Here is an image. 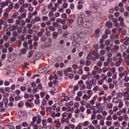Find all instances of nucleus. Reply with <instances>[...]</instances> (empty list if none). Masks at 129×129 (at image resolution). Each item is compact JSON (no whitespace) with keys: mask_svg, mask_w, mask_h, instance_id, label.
Masks as SVG:
<instances>
[{"mask_svg":"<svg viewBox=\"0 0 129 129\" xmlns=\"http://www.w3.org/2000/svg\"><path fill=\"white\" fill-rule=\"evenodd\" d=\"M24 80H25V78H24L23 77H21V78H19L18 81L19 82H23Z\"/></svg>","mask_w":129,"mask_h":129,"instance_id":"54","label":"nucleus"},{"mask_svg":"<svg viewBox=\"0 0 129 129\" xmlns=\"http://www.w3.org/2000/svg\"><path fill=\"white\" fill-rule=\"evenodd\" d=\"M119 49V46L118 45H114L112 48V50H113V51H116V50H118Z\"/></svg>","mask_w":129,"mask_h":129,"instance_id":"31","label":"nucleus"},{"mask_svg":"<svg viewBox=\"0 0 129 129\" xmlns=\"http://www.w3.org/2000/svg\"><path fill=\"white\" fill-rule=\"evenodd\" d=\"M78 74L79 75H82V74H83V70H82V69H80L78 72Z\"/></svg>","mask_w":129,"mask_h":129,"instance_id":"50","label":"nucleus"},{"mask_svg":"<svg viewBox=\"0 0 129 129\" xmlns=\"http://www.w3.org/2000/svg\"><path fill=\"white\" fill-rule=\"evenodd\" d=\"M109 88L110 89H113V88H114V85L112 83L109 84Z\"/></svg>","mask_w":129,"mask_h":129,"instance_id":"52","label":"nucleus"},{"mask_svg":"<svg viewBox=\"0 0 129 129\" xmlns=\"http://www.w3.org/2000/svg\"><path fill=\"white\" fill-rule=\"evenodd\" d=\"M67 21L70 24H73L74 23V20L72 19H68Z\"/></svg>","mask_w":129,"mask_h":129,"instance_id":"51","label":"nucleus"},{"mask_svg":"<svg viewBox=\"0 0 129 129\" xmlns=\"http://www.w3.org/2000/svg\"><path fill=\"white\" fill-rule=\"evenodd\" d=\"M72 40H74V41H77L79 39V34L75 33L71 37Z\"/></svg>","mask_w":129,"mask_h":129,"instance_id":"10","label":"nucleus"},{"mask_svg":"<svg viewBox=\"0 0 129 129\" xmlns=\"http://www.w3.org/2000/svg\"><path fill=\"white\" fill-rule=\"evenodd\" d=\"M12 35L14 37H17V36H18V34L17 31H14L12 33Z\"/></svg>","mask_w":129,"mask_h":129,"instance_id":"63","label":"nucleus"},{"mask_svg":"<svg viewBox=\"0 0 129 129\" xmlns=\"http://www.w3.org/2000/svg\"><path fill=\"white\" fill-rule=\"evenodd\" d=\"M7 22L9 23V24H13V23H14V19L12 18L8 19L7 20Z\"/></svg>","mask_w":129,"mask_h":129,"instance_id":"40","label":"nucleus"},{"mask_svg":"<svg viewBox=\"0 0 129 129\" xmlns=\"http://www.w3.org/2000/svg\"><path fill=\"white\" fill-rule=\"evenodd\" d=\"M68 72H72V68L69 67L63 71L64 74L66 76H67V75H68Z\"/></svg>","mask_w":129,"mask_h":129,"instance_id":"12","label":"nucleus"},{"mask_svg":"<svg viewBox=\"0 0 129 129\" xmlns=\"http://www.w3.org/2000/svg\"><path fill=\"white\" fill-rule=\"evenodd\" d=\"M87 59L92 60L93 61H96L94 56H92V54H88L87 56Z\"/></svg>","mask_w":129,"mask_h":129,"instance_id":"22","label":"nucleus"},{"mask_svg":"<svg viewBox=\"0 0 129 129\" xmlns=\"http://www.w3.org/2000/svg\"><path fill=\"white\" fill-rule=\"evenodd\" d=\"M25 106L27 107H30V108H33V107H34V103H30V102H27L26 103H25Z\"/></svg>","mask_w":129,"mask_h":129,"instance_id":"24","label":"nucleus"},{"mask_svg":"<svg viewBox=\"0 0 129 129\" xmlns=\"http://www.w3.org/2000/svg\"><path fill=\"white\" fill-rule=\"evenodd\" d=\"M29 97L30 98H31L30 99H27V101H29V102H32V101H33V100H34V95H33V94H30L29 95Z\"/></svg>","mask_w":129,"mask_h":129,"instance_id":"28","label":"nucleus"},{"mask_svg":"<svg viewBox=\"0 0 129 129\" xmlns=\"http://www.w3.org/2000/svg\"><path fill=\"white\" fill-rule=\"evenodd\" d=\"M78 85H80L81 90H83L86 89V86L84 84V82L82 80H80L78 83Z\"/></svg>","mask_w":129,"mask_h":129,"instance_id":"6","label":"nucleus"},{"mask_svg":"<svg viewBox=\"0 0 129 129\" xmlns=\"http://www.w3.org/2000/svg\"><path fill=\"white\" fill-rule=\"evenodd\" d=\"M47 123H48L47 120H46L45 119H43L42 120V124L43 125L42 126V128H46L47 127Z\"/></svg>","mask_w":129,"mask_h":129,"instance_id":"15","label":"nucleus"},{"mask_svg":"<svg viewBox=\"0 0 129 129\" xmlns=\"http://www.w3.org/2000/svg\"><path fill=\"white\" fill-rule=\"evenodd\" d=\"M100 55H101L102 56H103V55H104V54H105V50L102 49L100 51Z\"/></svg>","mask_w":129,"mask_h":129,"instance_id":"53","label":"nucleus"},{"mask_svg":"<svg viewBox=\"0 0 129 129\" xmlns=\"http://www.w3.org/2000/svg\"><path fill=\"white\" fill-rule=\"evenodd\" d=\"M61 18H62V19H67V14H66V13H62L61 14Z\"/></svg>","mask_w":129,"mask_h":129,"instance_id":"55","label":"nucleus"},{"mask_svg":"<svg viewBox=\"0 0 129 129\" xmlns=\"http://www.w3.org/2000/svg\"><path fill=\"white\" fill-rule=\"evenodd\" d=\"M9 30L11 31V32H13L14 31H16V30H18V28H19V26L16 25V24H9Z\"/></svg>","mask_w":129,"mask_h":129,"instance_id":"5","label":"nucleus"},{"mask_svg":"<svg viewBox=\"0 0 129 129\" xmlns=\"http://www.w3.org/2000/svg\"><path fill=\"white\" fill-rule=\"evenodd\" d=\"M56 28H55V27L50 26L48 27V30H49V31H51V32H54V31H55Z\"/></svg>","mask_w":129,"mask_h":129,"instance_id":"33","label":"nucleus"},{"mask_svg":"<svg viewBox=\"0 0 129 129\" xmlns=\"http://www.w3.org/2000/svg\"><path fill=\"white\" fill-rule=\"evenodd\" d=\"M0 92L3 94H5V93H6V92L5 91V88H4V87L0 88Z\"/></svg>","mask_w":129,"mask_h":129,"instance_id":"41","label":"nucleus"},{"mask_svg":"<svg viewBox=\"0 0 129 129\" xmlns=\"http://www.w3.org/2000/svg\"><path fill=\"white\" fill-rule=\"evenodd\" d=\"M18 15H19V13L17 12H14L13 15V18L17 19V18H18Z\"/></svg>","mask_w":129,"mask_h":129,"instance_id":"35","label":"nucleus"},{"mask_svg":"<svg viewBox=\"0 0 129 129\" xmlns=\"http://www.w3.org/2000/svg\"><path fill=\"white\" fill-rule=\"evenodd\" d=\"M112 21L114 23V27H118L119 24L120 27H123V26H124V20L122 17H119L118 20L116 19L113 18ZM118 22H119V23Z\"/></svg>","mask_w":129,"mask_h":129,"instance_id":"1","label":"nucleus"},{"mask_svg":"<svg viewBox=\"0 0 129 129\" xmlns=\"http://www.w3.org/2000/svg\"><path fill=\"white\" fill-rule=\"evenodd\" d=\"M90 25V22L89 21H85L83 22L82 26L84 28H89V25Z\"/></svg>","mask_w":129,"mask_h":129,"instance_id":"11","label":"nucleus"},{"mask_svg":"<svg viewBox=\"0 0 129 129\" xmlns=\"http://www.w3.org/2000/svg\"><path fill=\"white\" fill-rule=\"evenodd\" d=\"M10 84H11V83H10V82L8 81H6L4 82V85L5 86H9L10 85Z\"/></svg>","mask_w":129,"mask_h":129,"instance_id":"56","label":"nucleus"},{"mask_svg":"<svg viewBox=\"0 0 129 129\" xmlns=\"http://www.w3.org/2000/svg\"><path fill=\"white\" fill-rule=\"evenodd\" d=\"M56 22L60 23V24H62V25H65V24H66V19H61L58 18L57 19Z\"/></svg>","mask_w":129,"mask_h":129,"instance_id":"14","label":"nucleus"},{"mask_svg":"<svg viewBox=\"0 0 129 129\" xmlns=\"http://www.w3.org/2000/svg\"><path fill=\"white\" fill-rule=\"evenodd\" d=\"M14 9H16V10L20 9V4H19V3H16L14 5Z\"/></svg>","mask_w":129,"mask_h":129,"instance_id":"38","label":"nucleus"},{"mask_svg":"<svg viewBox=\"0 0 129 129\" xmlns=\"http://www.w3.org/2000/svg\"><path fill=\"white\" fill-rule=\"evenodd\" d=\"M45 35L47 37H50L51 36V31L47 30L45 32Z\"/></svg>","mask_w":129,"mask_h":129,"instance_id":"44","label":"nucleus"},{"mask_svg":"<svg viewBox=\"0 0 129 129\" xmlns=\"http://www.w3.org/2000/svg\"><path fill=\"white\" fill-rule=\"evenodd\" d=\"M28 45H29V48L30 50H32L33 48V40L30 39L28 40Z\"/></svg>","mask_w":129,"mask_h":129,"instance_id":"16","label":"nucleus"},{"mask_svg":"<svg viewBox=\"0 0 129 129\" xmlns=\"http://www.w3.org/2000/svg\"><path fill=\"white\" fill-rule=\"evenodd\" d=\"M39 73H44V72H46L47 71V68L43 67L41 69H39Z\"/></svg>","mask_w":129,"mask_h":129,"instance_id":"27","label":"nucleus"},{"mask_svg":"<svg viewBox=\"0 0 129 129\" xmlns=\"http://www.w3.org/2000/svg\"><path fill=\"white\" fill-rule=\"evenodd\" d=\"M53 91L54 93H56V92H58L59 90V86L58 85H55L52 88Z\"/></svg>","mask_w":129,"mask_h":129,"instance_id":"21","label":"nucleus"},{"mask_svg":"<svg viewBox=\"0 0 129 129\" xmlns=\"http://www.w3.org/2000/svg\"><path fill=\"white\" fill-rule=\"evenodd\" d=\"M58 34H59V33H58V32H53L52 33V39H53V40H56L57 39V38L58 37Z\"/></svg>","mask_w":129,"mask_h":129,"instance_id":"19","label":"nucleus"},{"mask_svg":"<svg viewBox=\"0 0 129 129\" xmlns=\"http://www.w3.org/2000/svg\"><path fill=\"white\" fill-rule=\"evenodd\" d=\"M103 88H104V90H108V86L107 85H103Z\"/></svg>","mask_w":129,"mask_h":129,"instance_id":"58","label":"nucleus"},{"mask_svg":"<svg viewBox=\"0 0 129 129\" xmlns=\"http://www.w3.org/2000/svg\"><path fill=\"white\" fill-rule=\"evenodd\" d=\"M106 54H107V56L108 57H112V53L111 52H110V51H108V52H107Z\"/></svg>","mask_w":129,"mask_h":129,"instance_id":"39","label":"nucleus"},{"mask_svg":"<svg viewBox=\"0 0 129 129\" xmlns=\"http://www.w3.org/2000/svg\"><path fill=\"white\" fill-rule=\"evenodd\" d=\"M120 101V100L118 98V97H116L113 99L112 103L115 104V103L118 104L119 103Z\"/></svg>","mask_w":129,"mask_h":129,"instance_id":"18","label":"nucleus"},{"mask_svg":"<svg viewBox=\"0 0 129 129\" xmlns=\"http://www.w3.org/2000/svg\"><path fill=\"white\" fill-rule=\"evenodd\" d=\"M24 106V102H23L22 101H20L19 103H18V107H22V106Z\"/></svg>","mask_w":129,"mask_h":129,"instance_id":"46","label":"nucleus"},{"mask_svg":"<svg viewBox=\"0 0 129 129\" xmlns=\"http://www.w3.org/2000/svg\"><path fill=\"white\" fill-rule=\"evenodd\" d=\"M78 44V42L76 41V40H75L72 42L73 46H74L75 47H77Z\"/></svg>","mask_w":129,"mask_h":129,"instance_id":"49","label":"nucleus"},{"mask_svg":"<svg viewBox=\"0 0 129 129\" xmlns=\"http://www.w3.org/2000/svg\"><path fill=\"white\" fill-rule=\"evenodd\" d=\"M103 80H100L98 81V83L99 85H102V84H103Z\"/></svg>","mask_w":129,"mask_h":129,"instance_id":"60","label":"nucleus"},{"mask_svg":"<svg viewBox=\"0 0 129 129\" xmlns=\"http://www.w3.org/2000/svg\"><path fill=\"white\" fill-rule=\"evenodd\" d=\"M103 65L105 67H107V66H109V62L108 61H105V62H104Z\"/></svg>","mask_w":129,"mask_h":129,"instance_id":"64","label":"nucleus"},{"mask_svg":"<svg viewBox=\"0 0 129 129\" xmlns=\"http://www.w3.org/2000/svg\"><path fill=\"white\" fill-rule=\"evenodd\" d=\"M71 117H72V113H71V112L68 113V116L66 118V123H67V124H68V123H70V118Z\"/></svg>","mask_w":129,"mask_h":129,"instance_id":"9","label":"nucleus"},{"mask_svg":"<svg viewBox=\"0 0 129 129\" xmlns=\"http://www.w3.org/2000/svg\"><path fill=\"white\" fill-rule=\"evenodd\" d=\"M123 45L125 46H128L129 45V37H126L124 38V41L123 42Z\"/></svg>","mask_w":129,"mask_h":129,"instance_id":"17","label":"nucleus"},{"mask_svg":"<svg viewBox=\"0 0 129 129\" xmlns=\"http://www.w3.org/2000/svg\"><path fill=\"white\" fill-rule=\"evenodd\" d=\"M47 121L49 122V123H53V119L52 118H48Z\"/></svg>","mask_w":129,"mask_h":129,"instance_id":"61","label":"nucleus"},{"mask_svg":"<svg viewBox=\"0 0 129 129\" xmlns=\"http://www.w3.org/2000/svg\"><path fill=\"white\" fill-rule=\"evenodd\" d=\"M106 27L107 28H111L112 27V23L110 21H107L106 24Z\"/></svg>","mask_w":129,"mask_h":129,"instance_id":"29","label":"nucleus"},{"mask_svg":"<svg viewBox=\"0 0 129 129\" xmlns=\"http://www.w3.org/2000/svg\"><path fill=\"white\" fill-rule=\"evenodd\" d=\"M122 93L123 95H124V97L127 98V99L129 100V94H128V91L126 92H122Z\"/></svg>","mask_w":129,"mask_h":129,"instance_id":"25","label":"nucleus"},{"mask_svg":"<svg viewBox=\"0 0 129 129\" xmlns=\"http://www.w3.org/2000/svg\"><path fill=\"white\" fill-rule=\"evenodd\" d=\"M122 93L119 92L116 94V97H118V98H121L122 97Z\"/></svg>","mask_w":129,"mask_h":129,"instance_id":"32","label":"nucleus"},{"mask_svg":"<svg viewBox=\"0 0 129 129\" xmlns=\"http://www.w3.org/2000/svg\"><path fill=\"white\" fill-rule=\"evenodd\" d=\"M85 18V16L84 14H81L78 17V24L79 25V26H82V24L84 23V19Z\"/></svg>","mask_w":129,"mask_h":129,"instance_id":"3","label":"nucleus"},{"mask_svg":"<svg viewBox=\"0 0 129 129\" xmlns=\"http://www.w3.org/2000/svg\"><path fill=\"white\" fill-rule=\"evenodd\" d=\"M101 6L105 7L107 5V1L106 0H101L100 3Z\"/></svg>","mask_w":129,"mask_h":129,"instance_id":"26","label":"nucleus"},{"mask_svg":"<svg viewBox=\"0 0 129 129\" xmlns=\"http://www.w3.org/2000/svg\"><path fill=\"white\" fill-rule=\"evenodd\" d=\"M63 72H62V71H58L57 72V74L58 76H62L63 75Z\"/></svg>","mask_w":129,"mask_h":129,"instance_id":"47","label":"nucleus"},{"mask_svg":"<svg viewBox=\"0 0 129 129\" xmlns=\"http://www.w3.org/2000/svg\"><path fill=\"white\" fill-rule=\"evenodd\" d=\"M86 84L87 85L86 88H87V89H91L93 85L94 86H95V85H96V80L95 79H92L91 80L88 79L86 81Z\"/></svg>","mask_w":129,"mask_h":129,"instance_id":"2","label":"nucleus"},{"mask_svg":"<svg viewBox=\"0 0 129 129\" xmlns=\"http://www.w3.org/2000/svg\"><path fill=\"white\" fill-rule=\"evenodd\" d=\"M91 64V61L90 60H87L86 61V66H90Z\"/></svg>","mask_w":129,"mask_h":129,"instance_id":"36","label":"nucleus"},{"mask_svg":"<svg viewBox=\"0 0 129 129\" xmlns=\"http://www.w3.org/2000/svg\"><path fill=\"white\" fill-rule=\"evenodd\" d=\"M20 90L23 92L26 91V90H27V88L22 86L20 87Z\"/></svg>","mask_w":129,"mask_h":129,"instance_id":"43","label":"nucleus"},{"mask_svg":"<svg viewBox=\"0 0 129 129\" xmlns=\"http://www.w3.org/2000/svg\"><path fill=\"white\" fill-rule=\"evenodd\" d=\"M3 102L5 104V107H8V103H9V99L5 98L3 99Z\"/></svg>","mask_w":129,"mask_h":129,"instance_id":"23","label":"nucleus"},{"mask_svg":"<svg viewBox=\"0 0 129 129\" xmlns=\"http://www.w3.org/2000/svg\"><path fill=\"white\" fill-rule=\"evenodd\" d=\"M34 103L37 105L40 104V99H36L34 101Z\"/></svg>","mask_w":129,"mask_h":129,"instance_id":"59","label":"nucleus"},{"mask_svg":"<svg viewBox=\"0 0 129 129\" xmlns=\"http://www.w3.org/2000/svg\"><path fill=\"white\" fill-rule=\"evenodd\" d=\"M89 123H90L89 121H86L83 123H82V125H83V126H87Z\"/></svg>","mask_w":129,"mask_h":129,"instance_id":"34","label":"nucleus"},{"mask_svg":"<svg viewBox=\"0 0 129 129\" xmlns=\"http://www.w3.org/2000/svg\"><path fill=\"white\" fill-rule=\"evenodd\" d=\"M94 70L96 71L97 73H101V72H102V70H101V69H100V68H98V67L97 66H95L94 68Z\"/></svg>","mask_w":129,"mask_h":129,"instance_id":"20","label":"nucleus"},{"mask_svg":"<svg viewBox=\"0 0 129 129\" xmlns=\"http://www.w3.org/2000/svg\"><path fill=\"white\" fill-rule=\"evenodd\" d=\"M68 115V113H67V112H63L62 114V117L61 118V123H64V122L66 123V118L65 117H67Z\"/></svg>","mask_w":129,"mask_h":129,"instance_id":"8","label":"nucleus"},{"mask_svg":"<svg viewBox=\"0 0 129 129\" xmlns=\"http://www.w3.org/2000/svg\"><path fill=\"white\" fill-rule=\"evenodd\" d=\"M21 17L23 19H26L27 18V12L23 13L21 14Z\"/></svg>","mask_w":129,"mask_h":129,"instance_id":"42","label":"nucleus"},{"mask_svg":"<svg viewBox=\"0 0 129 129\" xmlns=\"http://www.w3.org/2000/svg\"><path fill=\"white\" fill-rule=\"evenodd\" d=\"M82 123H80L78 126H77V129H82Z\"/></svg>","mask_w":129,"mask_h":129,"instance_id":"45","label":"nucleus"},{"mask_svg":"<svg viewBox=\"0 0 129 129\" xmlns=\"http://www.w3.org/2000/svg\"><path fill=\"white\" fill-rule=\"evenodd\" d=\"M106 106L108 108H109V109H111L112 107H113V104L111 103H109L107 104Z\"/></svg>","mask_w":129,"mask_h":129,"instance_id":"30","label":"nucleus"},{"mask_svg":"<svg viewBox=\"0 0 129 129\" xmlns=\"http://www.w3.org/2000/svg\"><path fill=\"white\" fill-rule=\"evenodd\" d=\"M28 34H30V35H32V34L34 33V31H33V29L30 28V29H28Z\"/></svg>","mask_w":129,"mask_h":129,"instance_id":"57","label":"nucleus"},{"mask_svg":"<svg viewBox=\"0 0 129 129\" xmlns=\"http://www.w3.org/2000/svg\"><path fill=\"white\" fill-rule=\"evenodd\" d=\"M86 36V33L84 31L81 32L79 34V37L80 38V39H84Z\"/></svg>","mask_w":129,"mask_h":129,"instance_id":"13","label":"nucleus"},{"mask_svg":"<svg viewBox=\"0 0 129 129\" xmlns=\"http://www.w3.org/2000/svg\"><path fill=\"white\" fill-rule=\"evenodd\" d=\"M91 53H92V55L94 56L96 60H97V59H99V57H100V55L98 54V50H93Z\"/></svg>","mask_w":129,"mask_h":129,"instance_id":"7","label":"nucleus"},{"mask_svg":"<svg viewBox=\"0 0 129 129\" xmlns=\"http://www.w3.org/2000/svg\"><path fill=\"white\" fill-rule=\"evenodd\" d=\"M21 52L22 54H26V53H27V49L26 48H23L21 50Z\"/></svg>","mask_w":129,"mask_h":129,"instance_id":"62","label":"nucleus"},{"mask_svg":"<svg viewBox=\"0 0 129 129\" xmlns=\"http://www.w3.org/2000/svg\"><path fill=\"white\" fill-rule=\"evenodd\" d=\"M42 104H43V105H47L48 104V102L46 101L45 99H43L42 102Z\"/></svg>","mask_w":129,"mask_h":129,"instance_id":"48","label":"nucleus"},{"mask_svg":"<svg viewBox=\"0 0 129 129\" xmlns=\"http://www.w3.org/2000/svg\"><path fill=\"white\" fill-rule=\"evenodd\" d=\"M0 25H1L3 27L4 32H7V31H8V27H9V24H8V22L1 19Z\"/></svg>","mask_w":129,"mask_h":129,"instance_id":"4","label":"nucleus"},{"mask_svg":"<svg viewBox=\"0 0 129 129\" xmlns=\"http://www.w3.org/2000/svg\"><path fill=\"white\" fill-rule=\"evenodd\" d=\"M81 104L82 106H84L87 104V102H86V101L83 100L81 102Z\"/></svg>","mask_w":129,"mask_h":129,"instance_id":"37","label":"nucleus"}]
</instances>
